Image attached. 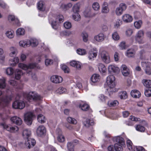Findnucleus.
I'll return each instance as SVG.
<instances>
[{"label":"nucleus","instance_id":"b1692460","mask_svg":"<svg viewBox=\"0 0 151 151\" xmlns=\"http://www.w3.org/2000/svg\"><path fill=\"white\" fill-rule=\"evenodd\" d=\"M131 95L132 97L137 98H139L140 96L141 93L138 91L134 90L131 91Z\"/></svg>","mask_w":151,"mask_h":151},{"label":"nucleus","instance_id":"bf43d9fd","mask_svg":"<svg viewBox=\"0 0 151 151\" xmlns=\"http://www.w3.org/2000/svg\"><path fill=\"white\" fill-rule=\"evenodd\" d=\"M77 52L78 54L81 55H83L86 54V51L84 49H79L77 50Z\"/></svg>","mask_w":151,"mask_h":151},{"label":"nucleus","instance_id":"9d476101","mask_svg":"<svg viewBox=\"0 0 151 151\" xmlns=\"http://www.w3.org/2000/svg\"><path fill=\"white\" fill-rule=\"evenodd\" d=\"M115 78L114 76L110 75L107 78L106 83L109 88H112L115 86Z\"/></svg>","mask_w":151,"mask_h":151},{"label":"nucleus","instance_id":"412c9836","mask_svg":"<svg viewBox=\"0 0 151 151\" xmlns=\"http://www.w3.org/2000/svg\"><path fill=\"white\" fill-rule=\"evenodd\" d=\"M57 132L59 133V135L57 139L58 141L60 142H63L65 140V137L63 135L61 134V130L60 129H57L56 130Z\"/></svg>","mask_w":151,"mask_h":151},{"label":"nucleus","instance_id":"09e8293b","mask_svg":"<svg viewBox=\"0 0 151 151\" xmlns=\"http://www.w3.org/2000/svg\"><path fill=\"white\" fill-rule=\"evenodd\" d=\"M142 24V21L141 20H139L138 21L135 22L134 23V25L136 28L139 29L141 27Z\"/></svg>","mask_w":151,"mask_h":151},{"label":"nucleus","instance_id":"7c9ffc66","mask_svg":"<svg viewBox=\"0 0 151 151\" xmlns=\"http://www.w3.org/2000/svg\"><path fill=\"white\" fill-rule=\"evenodd\" d=\"M119 96L121 99H125L127 97V93L124 91L120 92L119 93Z\"/></svg>","mask_w":151,"mask_h":151},{"label":"nucleus","instance_id":"5701e85b","mask_svg":"<svg viewBox=\"0 0 151 151\" xmlns=\"http://www.w3.org/2000/svg\"><path fill=\"white\" fill-rule=\"evenodd\" d=\"M105 38V36L104 34L102 33L99 34L98 35L94 37V39L96 41L99 42H101L103 41Z\"/></svg>","mask_w":151,"mask_h":151},{"label":"nucleus","instance_id":"de8ad7c7","mask_svg":"<svg viewBox=\"0 0 151 151\" xmlns=\"http://www.w3.org/2000/svg\"><path fill=\"white\" fill-rule=\"evenodd\" d=\"M5 80L4 78L0 79V88H4L6 87Z\"/></svg>","mask_w":151,"mask_h":151},{"label":"nucleus","instance_id":"69168bd1","mask_svg":"<svg viewBox=\"0 0 151 151\" xmlns=\"http://www.w3.org/2000/svg\"><path fill=\"white\" fill-rule=\"evenodd\" d=\"M119 49L124 50L126 49L125 42L124 41L121 42L119 45Z\"/></svg>","mask_w":151,"mask_h":151},{"label":"nucleus","instance_id":"49530a36","mask_svg":"<svg viewBox=\"0 0 151 151\" xmlns=\"http://www.w3.org/2000/svg\"><path fill=\"white\" fill-rule=\"evenodd\" d=\"M67 121L69 123L73 124H76L77 123V120L71 117H68L67 119Z\"/></svg>","mask_w":151,"mask_h":151},{"label":"nucleus","instance_id":"f8f14e48","mask_svg":"<svg viewBox=\"0 0 151 151\" xmlns=\"http://www.w3.org/2000/svg\"><path fill=\"white\" fill-rule=\"evenodd\" d=\"M51 81L55 83H59L62 82L63 79L60 76L58 75H53L50 78Z\"/></svg>","mask_w":151,"mask_h":151},{"label":"nucleus","instance_id":"79ce46f5","mask_svg":"<svg viewBox=\"0 0 151 151\" xmlns=\"http://www.w3.org/2000/svg\"><path fill=\"white\" fill-rule=\"evenodd\" d=\"M19 45L20 46L24 47L29 46L28 40L27 41H21L19 42Z\"/></svg>","mask_w":151,"mask_h":151},{"label":"nucleus","instance_id":"9b49d317","mask_svg":"<svg viewBox=\"0 0 151 151\" xmlns=\"http://www.w3.org/2000/svg\"><path fill=\"white\" fill-rule=\"evenodd\" d=\"M126 9V6L125 4L124 3L121 4L119 7H117L115 10L116 14L117 15H121L124 10H125Z\"/></svg>","mask_w":151,"mask_h":151},{"label":"nucleus","instance_id":"4468645a","mask_svg":"<svg viewBox=\"0 0 151 151\" xmlns=\"http://www.w3.org/2000/svg\"><path fill=\"white\" fill-rule=\"evenodd\" d=\"M46 132V129L43 126H40L37 128V134L39 136L41 137Z\"/></svg>","mask_w":151,"mask_h":151},{"label":"nucleus","instance_id":"ddd939ff","mask_svg":"<svg viewBox=\"0 0 151 151\" xmlns=\"http://www.w3.org/2000/svg\"><path fill=\"white\" fill-rule=\"evenodd\" d=\"M27 139V141H26L25 143V145L26 147H28L29 149H30L31 147L35 145L36 143V141L34 139L30 138Z\"/></svg>","mask_w":151,"mask_h":151},{"label":"nucleus","instance_id":"393cba45","mask_svg":"<svg viewBox=\"0 0 151 151\" xmlns=\"http://www.w3.org/2000/svg\"><path fill=\"white\" fill-rule=\"evenodd\" d=\"M83 124L86 127H88L90 126H92L94 124V121L92 119H86L84 121Z\"/></svg>","mask_w":151,"mask_h":151},{"label":"nucleus","instance_id":"0e129e2a","mask_svg":"<svg viewBox=\"0 0 151 151\" xmlns=\"http://www.w3.org/2000/svg\"><path fill=\"white\" fill-rule=\"evenodd\" d=\"M73 17L75 21H78L80 19V17L78 13H76L73 15Z\"/></svg>","mask_w":151,"mask_h":151},{"label":"nucleus","instance_id":"bb28decb","mask_svg":"<svg viewBox=\"0 0 151 151\" xmlns=\"http://www.w3.org/2000/svg\"><path fill=\"white\" fill-rule=\"evenodd\" d=\"M19 60L18 57H16L13 59L10 60V63L11 66H15L19 62Z\"/></svg>","mask_w":151,"mask_h":151},{"label":"nucleus","instance_id":"6ab92c4d","mask_svg":"<svg viewBox=\"0 0 151 151\" xmlns=\"http://www.w3.org/2000/svg\"><path fill=\"white\" fill-rule=\"evenodd\" d=\"M122 19L123 21L126 23L130 22L132 21V17L128 14H125L122 17Z\"/></svg>","mask_w":151,"mask_h":151},{"label":"nucleus","instance_id":"72a5a7b5","mask_svg":"<svg viewBox=\"0 0 151 151\" xmlns=\"http://www.w3.org/2000/svg\"><path fill=\"white\" fill-rule=\"evenodd\" d=\"M107 4L106 2H104L103 5L102 12L104 13H107L109 12V9L107 7Z\"/></svg>","mask_w":151,"mask_h":151},{"label":"nucleus","instance_id":"8fccbe9b","mask_svg":"<svg viewBox=\"0 0 151 151\" xmlns=\"http://www.w3.org/2000/svg\"><path fill=\"white\" fill-rule=\"evenodd\" d=\"M24 29L22 28L18 29L16 31V34L17 35H22L24 34Z\"/></svg>","mask_w":151,"mask_h":151},{"label":"nucleus","instance_id":"603ef678","mask_svg":"<svg viewBox=\"0 0 151 151\" xmlns=\"http://www.w3.org/2000/svg\"><path fill=\"white\" fill-rule=\"evenodd\" d=\"M99 98L101 101L104 102L107 99V97L103 94L99 95Z\"/></svg>","mask_w":151,"mask_h":151},{"label":"nucleus","instance_id":"58836bf2","mask_svg":"<svg viewBox=\"0 0 151 151\" xmlns=\"http://www.w3.org/2000/svg\"><path fill=\"white\" fill-rule=\"evenodd\" d=\"M81 109L83 111H87L90 108L89 106L86 104H84L83 105L81 104L79 106Z\"/></svg>","mask_w":151,"mask_h":151},{"label":"nucleus","instance_id":"2eb2a0df","mask_svg":"<svg viewBox=\"0 0 151 151\" xmlns=\"http://www.w3.org/2000/svg\"><path fill=\"white\" fill-rule=\"evenodd\" d=\"M97 51L96 48H93L90 50L88 53V58L89 59L92 60L96 58L97 55Z\"/></svg>","mask_w":151,"mask_h":151},{"label":"nucleus","instance_id":"3c124183","mask_svg":"<svg viewBox=\"0 0 151 151\" xmlns=\"http://www.w3.org/2000/svg\"><path fill=\"white\" fill-rule=\"evenodd\" d=\"M136 129L137 130L141 132H143L145 130V128L141 125H138L136 127Z\"/></svg>","mask_w":151,"mask_h":151},{"label":"nucleus","instance_id":"c756f323","mask_svg":"<svg viewBox=\"0 0 151 151\" xmlns=\"http://www.w3.org/2000/svg\"><path fill=\"white\" fill-rule=\"evenodd\" d=\"M144 86L146 87L150 88H151V81L148 80H143L142 81Z\"/></svg>","mask_w":151,"mask_h":151},{"label":"nucleus","instance_id":"39448f33","mask_svg":"<svg viewBox=\"0 0 151 151\" xmlns=\"http://www.w3.org/2000/svg\"><path fill=\"white\" fill-rule=\"evenodd\" d=\"M144 32L142 30L139 31L137 33L135 37V40L139 44H143L145 42L143 39Z\"/></svg>","mask_w":151,"mask_h":151},{"label":"nucleus","instance_id":"338daca9","mask_svg":"<svg viewBox=\"0 0 151 151\" xmlns=\"http://www.w3.org/2000/svg\"><path fill=\"white\" fill-rule=\"evenodd\" d=\"M122 24V22L119 19H117L114 24L115 28H118Z\"/></svg>","mask_w":151,"mask_h":151},{"label":"nucleus","instance_id":"6e6d98bb","mask_svg":"<svg viewBox=\"0 0 151 151\" xmlns=\"http://www.w3.org/2000/svg\"><path fill=\"white\" fill-rule=\"evenodd\" d=\"M113 39L115 40H118L119 39V36L117 32H115L112 35Z\"/></svg>","mask_w":151,"mask_h":151},{"label":"nucleus","instance_id":"1a4fd4ad","mask_svg":"<svg viewBox=\"0 0 151 151\" xmlns=\"http://www.w3.org/2000/svg\"><path fill=\"white\" fill-rule=\"evenodd\" d=\"M33 116V114L30 112H28L25 114L24 120L28 125H30L32 124Z\"/></svg>","mask_w":151,"mask_h":151},{"label":"nucleus","instance_id":"4c0bfd02","mask_svg":"<svg viewBox=\"0 0 151 151\" xmlns=\"http://www.w3.org/2000/svg\"><path fill=\"white\" fill-rule=\"evenodd\" d=\"M70 65L71 66H81L82 64L79 62L74 60L70 62Z\"/></svg>","mask_w":151,"mask_h":151},{"label":"nucleus","instance_id":"37998d69","mask_svg":"<svg viewBox=\"0 0 151 151\" xmlns=\"http://www.w3.org/2000/svg\"><path fill=\"white\" fill-rule=\"evenodd\" d=\"M108 104L109 106H115L118 105L119 102L116 100L109 101L108 102Z\"/></svg>","mask_w":151,"mask_h":151},{"label":"nucleus","instance_id":"f704fd0d","mask_svg":"<svg viewBox=\"0 0 151 151\" xmlns=\"http://www.w3.org/2000/svg\"><path fill=\"white\" fill-rule=\"evenodd\" d=\"M37 119L38 122L40 123H44L45 120V117L41 114L38 115Z\"/></svg>","mask_w":151,"mask_h":151},{"label":"nucleus","instance_id":"5fc2aeb1","mask_svg":"<svg viewBox=\"0 0 151 151\" xmlns=\"http://www.w3.org/2000/svg\"><path fill=\"white\" fill-rule=\"evenodd\" d=\"M127 146L130 151H133V147L132 146V142L129 140H128L127 141Z\"/></svg>","mask_w":151,"mask_h":151},{"label":"nucleus","instance_id":"f257e3e1","mask_svg":"<svg viewBox=\"0 0 151 151\" xmlns=\"http://www.w3.org/2000/svg\"><path fill=\"white\" fill-rule=\"evenodd\" d=\"M115 140L116 143L114 145H110L108 147V151H122L123 147H124L125 144L124 139L121 137H116Z\"/></svg>","mask_w":151,"mask_h":151},{"label":"nucleus","instance_id":"774afa93","mask_svg":"<svg viewBox=\"0 0 151 151\" xmlns=\"http://www.w3.org/2000/svg\"><path fill=\"white\" fill-rule=\"evenodd\" d=\"M61 68L65 73H69L70 71L68 67H61Z\"/></svg>","mask_w":151,"mask_h":151},{"label":"nucleus","instance_id":"052dcab7","mask_svg":"<svg viewBox=\"0 0 151 151\" xmlns=\"http://www.w3.org/2000/svg\"><path fill=\"white\" fill-rule=\"evenodd\" d=\"M145 94L146 96L147 97L151 96V88H148L147 89L145 90Z\"/></svg>","mask_w":151,"mask_h":151},{"label":"nucleus","instance_id":"20e7f679","mask_svg":"<svg viewBox=\"0 0 151 151\" xmlns=\"http://www.w3.org/2000/svg\"><path fill=\"white\" fill-rule=\"evenodd\" d=\"M11 100L12 97L11 96H3L0 98V105L2 106H5Z\"/></svg>","mask_w":151,"mask_h":151},{"label":"nucleus","instance_id":"c9c22d12","mask_svg":"<svg viewBox=\"0 0 151 151\" xmlns=\"http://www.w3.org/2000/svg\"><path fill=\"white\" fill-rule=\"evenodd\" d=\"M81 36L82 38L83 41L85 42H86L88 40V35L86 32H83L81 34Z\"/></svg>","mask_w":151,"mask_h":151},{"label":"nucleus","instance_id":"423d86ee","mask_svg":"<svg viewBox=\"0 0 151 151\" xmlns=\"http://www.w3.org/2000/svg\"><path fill=\"white\" fill-rule=\"evenodd\" d=\"M101 58L104 63L108 64L110 62V60L108 53L105 51H102L100 53Z\"/></svg>","mask_w":151,"mask_h":151},{"label":"nucleus","instance_id":"13d9d810","mask_svg":"<svg viewBox=\"0 0 151 151\" xmlns=\"http://www.w3.org/2000/svg\"><path fill=\"white\" fill-rule=\"evenodd\" d=\"M22 69L27 70V73H29L31 71V69L33 68V67H21Z\"/></svg>","mask_w":151,"mask_h":151},{"label":"nucleus","instance_id":"2f4dec72","mask_svg":"<svg viewBox=\"0 0 151 151\" xmlns=\"http://www.w3.org/2000/svg\"><path fill=\"white\" fill-rule=\"evenodd\" d=\"M37 8L38 9L41 11H43L45 9L44 3L42 1H40L37 3Z\"/></svg>","mask_w":151,"mask_h":151},{"label":"nucleus","instance_id":"e2e57ef3","mask_svg":"<svg viewBox=\"0 0 151 151\" xmlns=\"http://www.w3.org/2000/svg\"><path fill=\"white\" fill-rule=\"evenodd\" d=\"M92 7L94 10L97 11L99 9L100 6L98 3L94 2L93 4Z\"/></svg>","mask_w":151,"mask_h":151},{"label":"nucleus","instance_id":"a19ab883","mask_svg":"<svg viewBox=\"0 0 151 151\" xmlns=\"http://www.w3.org/2000/svg\"><path fill=\"white\" fill-rule=\"evenodd\" d=\"M74 144L72 142H68L67 144V147L69 151H74Z\"/></svg>","mask_w":151,"mask_h":151},{"label":"nucleus","instance_id":"c85d7f7f","mask_svg":"<svg viewBox=\"0 0 151 151\" xmlns=\"http://www.w3.org/2000/svg\"><path fill=\"white\" fill-rule=\"evenodd\" d=\"M29 45H32V46H35L38 44L37 40L34 39H32L30 40H28Z\"/></svg>","mask_w":151,"mask_h":151},{"label":"nucleus","instance_id":"aec40b11","mask_svg":"<svg viewBox=\"0 0 151 151\" xmlns=\"http://www.w3.org/2000/svg\"><path fill=\"white\" fill-rule=\"evenodd\" d=\"M100 77L99 74H94L91 78L92 83H95L98 82L100 80Z\"/></svg>","mask_w":151,"mask_h":151},{"label":"nucleus","instance_id":"a211bd4d","mask_svg":"<svg viewBox=\"0 0 151 151\" xmlns=\"http://www.w3.org/2000/svg\"><path fill=\"white\" fill-rule=\"evenodd\" d=\"M22 135L24 138H29L31 135V132L29 129H25L23 131Z\"/></svg>","mask_w":151,"mask_h":151},{"label":"nucleus","instance_id":"cd10ccee","mask_svg":"<svg viewBox=\"0 0 151 151\" xmlns=\"http://www.w3.org/2000/svg\"><path fill=\"white\" fill-rule=\"evenodd\" d=\"M23 72L19 69H17L15 72V78L17 80L20 79L21 75H22Z\"/></svg>","mask_w":151,"mask_h":151},{"label":"nucleus","instance_id":"680f3d73","mask_svg":"<svg viewBox=\"0 0 151 151\" xmlns=\"http://www.w3.org/2000/svg\"><path fill=\"white\" fill-rule=\"evenodd\" d=\"M64 26L65 29H69L71 28L72 24L70 22H66L64 23Z\"/></svg>","mask_w":151,"mask_h":151},{"label":"nucleus","instance_id":"7ed1b4c3","mask_svg":"<svg viewBox=\"0 0 151 151\" xmlns=\"http://www.w3.org/2000/svg\"><path fill=\"white\" fill-rule=\"evenodd\" d=\"M58 21L60 23L64 21V17L62 15H59L56 16V20L53 21L51 23V25L53 29H57L58 27V24L57 22Z\"/></svg>","mask_w":151,"mask_h":151},{"label":"nucleus","instance_id":"f03ea898","mask_svg":"<svg viewBox=\"0 0 151 151\" xmlns=\"http://www.w3.org/2000/svg\"><path fill=\"white\" fill-rule=\"evenodd\" d=\"M27 99L29 101H37L41 100L42 97L35 92H30L27 96Z\"/></svg>","mask_w":151,"mask_h":151},{"label":"nucleus","instance_id":"864d4df0","mask_svg":"<svg viewBox=\"0 0 151 151\" xmlns=\"http://www.w3.org/2000/svg\"><path fill=\"white\" fill-rule=\"evenodd\" d=\"M133 150L134 151H145L144 148L141 146H134V148L133 149Z\"/></svg>","mask_w":151,"mask_h":151},{"label":"nucleus","instance_id":"a878e982","mask_svg":"<svg viewBox=\"0 0 151 151\" xmlns=\"http://www.w3.org/2000/svg\"><path fill=\"white\" fill-rule=\"evenodd\" d=\"M135 54L134 50L132 49H128L126 52V55L129 58L133 57Z\"/></svg>","mask_w":151,"mask_h":151},{"label":"nucleus","instance_id":"e433bc0d","mask_svg":"<svg viewBox=\"0 0 151 151\" xmlns=\"http://www.w3.org/2000/svg\"><path fill=\"white\" fill-rule=\"evenodd\" d=\"M79 8V5L78 4H74L73 7V11L75 14L78 13Z\"/></svg>","mask_w":151,"mask_h":151},{"label":"nucleus","instance_id":"473e14b6","mask_svg":"<svg viewBox=\"0 0 151 151\" xmlns=\"http://www.w3.org/2000/svg\"><path fill=\"white\" fill-rule=\"evenodd\" d=\"M122 74L124 76H127L129 74V71L127 67H123L122 70Z\"/></svg>","mask_w":151,"mask_h":151},{"label":"nucleus","instance_id":"dca6fc26","mask_svg":"<svg viewBox=\"0 0 151 151\" xmlns=\"http://www.w3.org/2000/svg\"><path fill=\"white\" fill-rule=\"evenodd\" d=\"M11 120L13 123L18 125H21L22 122V121L21 119L20 118L16 116L12 117L11 119Z\"/></svg>","mask_w":151,"mask_h":151},{"label":"nucleus","instance_id":"a18cd8bd","mask_svg":"<svg viewBox=\"0 0 151 151\" xmlns=\"http://www.w3.org/2000/svg\"><path fill=\"white\" fill-rule=\"evenodd\" d=\"M14 70L11 67L8 68L6 70V73L9 75H12L14 73Z\"/></svg>","mask_w":151,"mask_h":151},{"label":"nucleus","instance_id":"4d7b16f0","mask_svg":"<svg viewBox=\"0 0 151 151\" xmlns=\"http://www.w3.org/2000/svg\"><path fill=\"white\" fill-rule=\"evenodd\" d=\"M66 91V89L63 87H60L56 91L58 93L60 94H61L65 92Z\"/></svg>","mask_w":151,"mask_h":151},{"label":"nucleus","instance_id":"ea45409f","mask_svg":"<svg viewBox=\"0 0 151 151\" xmlns=\"http://www.w3.org/2000/svg\"><path fill=\"white\" fill-rule=\"evenodd\" d=\"M98 69L102 74L105 75L106 74L107 69L106 67H99Z\"/></svg>","mask_w":151,"mask_h":151},{"label":"nucleus","instance_id":"c03bdc74","mask_svg":"<svg viewBox=\"0 0 151 151\" xmlns=\"http://www.w3.org/2000/svg\"><path fill=\"white\" fill-rule=\"evenodd\" d=\"M6 34V36L9 38H12L14 36V33L12 30L7 31Z\"/></svg>","mask_w":151,"mask_h":151},{"label":"nucleus","instance_id":"f3484780","mask_svg":"<svg viewBox=\"0 0 151 151\" xmlns=\"http://www.w3.org/2000/svg\"><path fill=\"white\" fill-rule=\"evenodd\" d=\"M108 72L111 73H118L119 72V69L118 67H108Z\"/></svg>","mask_w":151,"mask_h":151},{"label":"nucleus","instance_id":"4be33fe9","mask_svg":"<svg viewBox=\"0 0 151 151\" xmlns=\"http://www.w3.org/2000/svg\"><path fill=\"white\" fill-rule=\"evenodd\" d=\"M72 6V4L71 3H68L67 4H62L60 6V8L66 11L68 9Z\"/></svg>","mask_w":151,"mask_h":151},{"label":"nucleus","instance_id":"6e6552de","mask_svg":"<svg viewBox=\"0 0 151 151\" xmlns=\"http://www.w3.org/2000/svg\"><path fill=\"white\" fill-rule=\"evenodd\" d=\"M1 125L4 129L11 132H15L19 130L18 127L16 126L12 127L10 125H7L5 124H2Z\"/></svg>","mask_w":151,"mask_h":151},{"label":"nucleus","instance_id":"0eeeda50","mask_svg":"<svg viewBox=\"0 0 151 151\" xmlns=\"http://www.w3.org/2000/svg\"><path fill=\"white\" fill-rule=\"evenodd\" d=\"M25 106L24 102L21 100H16L12 104V107L15 109H22Z\"/></svg>","mask_w":151,"mask_h":151}]
</instances>
